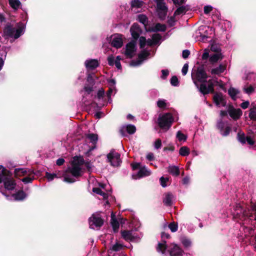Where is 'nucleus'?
I'll use <instances>...</instances> for the list:
<instances>
[{
  "mask_svg": "<svg viewBox=\"0 0 256 256\" xmlns=\"http://www.w3.org/2000/svg\"><path fill=\"white\" fill-rule=\"evenodd\" d=\"M192 78L195 86L202 94L206 95L215 92L214 88L218 84V82L214 79L207 80L208 76L204 70V64L198 67L195 74L192 73Z\"/></svg>",
  "mask_w": 256,
  "mask_h": 256,
  "instance_id": "obj_1",
  "label": "nucleus"
},
{
  "mask_svg": "<svg viewBox=\"0 0 256 256\" xmlns=\"http://www.w3.org/2000/svg\"><path fill=\"white\" fill-rule=\"evenodd\" d=\"M16 26L18 28L16 29L12 24H7L4 30V35L10 38H14L15 39L18 38L23 34L25 28V24L22 22H20L17 23Z\"/></svg>",
  "mask_w": 256,
  "mask_h": 256,
  "instance_id": "obj_2",
  "label": "nucleus"
},
{
  "mask_svg": "<svg viewBox=\"0 0 256 256\" xmlns=\"http://www.w3.org/2000/svg\"><path fill=\"white\" fill-rule=\"evenodd\" d=\"M174 121V118L171 113H165L159 116L158 119V126L162 130L166 131L170 128Z\"/></svg>",
  "mask_w": 256,
  "mask_h": 256,
  "instance_id": "obj_3",
  "label": "nucleus"
},
{
  "mask_svg": "<svg viewBox=\"0 0 256 256\" xmlns=\"http://www.w3.org/2000/svg\"><path fill=\"white\" fill-rule=\"evenodd\" d=\"M68 173H70L72 175L78 178L82 176V169L81 167L71 165L70 167H68L66 170V174L64 176V181L68 183H73L76 182L74 178L69 176Z\"/></svg>",
  "mask_w": 256,
  "mask_h": 256,
  "instance_id": "obj_4",
  "label": "nucleus"
},
{
  "mask_svg": "<svg viewBox=\"0 0 256 256\" xmlns=\"http://www.w3.org/2000/svg\"><path fill=\"white\" fill-rule=\"evenodd\" d=\"M90 228L94 229V226L96 228H100L104 224V220L102 218L98 213L94 214L88 218Z\"/></svg>",
  "mask_w": 256,
  "mask_h": 256,
  "instance_id": "obj_5",
  "label": "nucleus"
},
{
  "mask_svg": "<svg viewBox=\"0 0 256 256\" xmlns=\"http://www.w3.org/2000/svg\"><path fill=\"white\" fill-rule=\"evenodd\" d=\"M120 156V154L119 153H114L112 151L107 154L108 162L114 166H118L120 165V164L122 162Z\"/></svg>",
  "mask_w": 256,
  "mask_h": 256,
  "instance_id": "obj_6",
  "label": "nucleus"
},
{
  "mask_svg": "<svg viewBox=\"0 0 256 256\" xmlns=\"http://www.w3.org/2000/svg\"><path fill=\"white\" fill-rule=\"evenodd\" d=\"M136 42L135 40H132L126 44L124 54L129 58L133 57V54L136 51Z\"/></svg>",
  "mask_w": 256,
  "mask_h": 256,
  "instance_id": "obj_7",
  "label": "nucleus"
},
{
  "mask_svg": "<svg viewBox=\"0 0 256 256\" xmlns=\"http://www.w3.org/2000/svg\"><path fill=\"white\" fill-rule=\"evenodd\" d=\"M130 32L133 38L132 40H135L136 42L140 37V34L142 32V30L138 23H134L132 26L130 28Z\"/></svg>",
  "mask_w": 256,
  "mask_h": 256,
  "instance_id": "obj_8",
  "label": "nucleus"
},
{
  "mask_svg": "<svg viewBox=\"0 0 256 256\" xmlns=\"http://www.w3.org/2000/svg\"><path fill=\"white\" fill-rule=\"evenodd\" d=\"M228 113L230 116L234 120H238L242 114L240 108L236 109L232 105H230L228 108Z\"/></svg>",
  "mask_w": 256,
  "mask_h": 256,
  "instance_id": "obj_9",
  "label": "nucleus"
},
{
  "mask_svg": "<svg viewBox=\"0 0 256 256\" xmlns=\"http://www.w3.org/2000/svg\"><path fill=\"white\" fill-rule=\"evenodd\" d=\"M3 182L4 188L8 190H14L16 186L15 180L12 178H4Z\"/></svg>",
  "mask_w": 256,
  "mask_h": 256,
  "instance_id": "obj_10",
  "label": "nucleus"
},
{
  "mask_svg": "<svg viewBox=\"0 0 256 256\" xmlns=\"http://www.w3.org/2000/svg\"><path fill=\"white\" fill-rule=\"evenodd\" d=\"M166 30V25L164 24H162L160 23H156L154 26L149 27L148 28H146V31L148 32H164Z\"/></svg>",
  "mask_w": 256,
  "mask_h": 256,
  "instance_id": "obj_11",
  "label": "nucleus"
},
{
  "mask_svg": "<svg viewBox=\"0 0 256 256\" xmlns=\"http://www.w3.org/2000/svg\"><path fill=\"white\" fill-rule=\"evenodd\" d=\"M169 252L170 256H182L184 252L178 244H174Z\"/></svg>",
  "mask_w": 256,
  "mask_h": 256,
  "instance_id": "obj_12",
  "label": "nucleus"
},
{
  "mask_svg": "<svg viewBox=\"0 0 256 256\" xmlns=\"http://www.w3.org/2000/svg\"><path fill=\"white\" fill-rule=\"evenodd\" d=\"M122 238L127 242H133L136 239V236L132 235V230H124L121 231Z\"/></svg>",
  "mask_w": 256,
  "mask_h": 256,
  "instance_id": "obj_13",
  "label": "nucleus"
},
{
  "mask_svg": "<svg viewBox=\"0 0 256 256\" xmlns=\"http://www.w3.org/2000/svg\"><path fill=\"white\" fill-rule=\"evenodd\" d=\"M99 62L97 60L91 59L86 60L85 62V65L86 68L90 70H93L99 66Z\"/></svg>",
  "mask_w": 256,
  "mask_h": 256,
  "instance_id": "obj_14",
  "label": "nucleus"
},
{
  "mask_svg": "<svg viewBox=\"0 0 256 256\" xmlns=\"http://www.w3.org/2000/svg\"><path fill=\"white\" fill-rule=\"evenodd\" d=\"M32 171L26 168H16L14 172V176L16 178H18L19 176H26Z\"/></svg>",
  "mask_w": 256,
  "mask_h": 256,
  "instance_id": "obj_15",
  "label": "nucleus"
},
{
  "mask_svg": "<svg viewBox=\"0 0 256 256\" xmlns=\"http://www.w3.org/2000/svg\"><path fill=\"white\" fill-rule=\"evenodd\" d=\"M110 223L114 232V233L118 232L120 227V224L119 222L116 220L115 215L113 213L112 214L111 216Z\"/></svg>",
  "mask_w": 256,
  "mask_h": 256,
  "instance_id": "obj_16",
  "label": "nucleus"
},
{
  "mask_svg": "<svg viewBox=\"0 0 256 256\" xmlns=\"http://www.w3.org/2000/svg\"><path fill=\"white\" fill-rule=\"evenodd\" d=\"M150 54L146 50H142L138 54V58L140 60H138L136 62H132L134 66H136L140 63L141 61L146 58Z\"/></svg>",
  "mask_w": 256,
  "mask_h": 256,
  "instance_id": "obj_17",
  "label": "nucleus"
},
{
  "mask_svg": "<svg viewBox=\"0 0 256 256\" xmlns=\"http://www.w3.org/2000/svg\"><path fill=\"white\" fill-rule=\"evenodd\" d=\"M84 164V159L80 156H75L73 158V160L71 162V165H74L80 167Z\"/></svg>",
  "mask_w": 256,
  "mask_h": 256,
  "instance_id": "obj_18",
  "label": "nucleus"
},
{
  "mask_svg": "<svg viewBox=\"0 0 256 256\" xmlns=\"http://www.w3.org/2000/svg\"><path fill=\"white\" fill-rule=\"evenodd\" d=\"M111 44L113 47L116 48H120L123 44L122 40L120 37H114L112 40Z\"/></svg>",
  "mask_w": 256,
  "mask_h": 256,
  "instance_id": "obj_19",
  "label": "nucleus"
},
{
  "mask_svg": "<svg viewBox=\"0 0 256 256\" xmlns=\"http://www.w3.org/2000/svg\"><path fill=\"white\" fill-rule=\"evenodd\" d=\"M174 198L173 194L170 192H168L166 194L165 198L163 200V202L166 206H170L172 204V200Z\"/></svg>",
  "mask_w": 256,
  "mask_h": 256,
  "instance_id": "obj_20",
  "label": "nucleus"
},
{
  "mask_svg": "<svg viewBox=\"0 0 256 256\" xmlns=\"http://www.w3.org/2000/svg\"><path fill=\"white\" fill-rule=\"evenodd\" d=\"M226 69V66L220 64L218 66L212 69L210 72L212 74H220L222 73Z\"/></svg>",
  "mask_w": 256,
  "mask_h": 256,
  "instance_id": "obj_21",
  "label": "nucleus"
},
{
  "mask_svg": "<svg viewBox=\"0 0 256 256\" xmlns=\"http://www.w3.org/2000/svg\"><path fill=\"white\" fill-rule=\"evenodd\" d=\"M224 56L222 53H218L212 54L209 58V60L212 64H214L223 58Z\"/></svg>",
  "mask_w": 256,
  "mask_h": 256,
  "instance_id": "obj_22",
  "label": "nucleus"
},
{
  "mask_svg": "<svg viewBox=\"0 0 256 256\" xmlns=\"http://www.w3.org/2000/svg\"><path fill=\"white\" fill-rule=\"evenodd\" d=\"M35 173L33 170L29 172L26 176L21 180L24 184L31 183L34 179Z\"/></svg>",
  "mask_w": 256,
  "mask_h": 256,
  "instance_id": "obj_23",
  "label": "nucleus"
},
{
  "mask_svg": "<svg viewBox=\"0 0 256 256\" xmlns=\"http://www.w3.org/2000/svg\"><path fill=\"white\" fill-rule=\"evenodd\" d=\"M137 20L140 22L144 24L146 30V28H147V26L148 25V17L146 15L143 14L138 15Z\"/></svg>",
  "mask_w": 256,
  "mask_h": 256,
  "instance_id": "obj_24",
  "label": "nucleus"
},
{
  "mask_svg": "<svg viewBox=\"0 0 256 256\" xmlns=\"http://www.w3.org/2000/svg\"><path fill=\"white\" fill-rule=\"evenodd\" d=\"M168 172L172 175L177 176L180 175V171L178 167L175 166H170L168 168Z\"/></svg>",
  "mask_w": 256,
  "mask_h": 256,
  "instance_id": "obj_25",
  "label": "nucleus"
},
{
  "mask_svg": "<svg viewBox=\"0 0 256 256\" xmlns=\"http://www.w3.org/2000/svg\"><path fill=\"white\" fill-rule=\"evenodd\" d=\"M214 102L218 106L221 102H224V98L222 93H216L213 97Z\"/></svg>",
  "mask_w": 256,
  "mask_h": 256,
  "instance_id": "obj_26",
  "label": "nucleus"
},
{
  "mask_svg": "<svg viewBox=\"0 0 256 256\" xmlns=\"http://www.w3.org/2000/svg\"><path fill=\"white\" fill-rule=\"evenodd\" d=\"M86 138L88 139L93 144L96 145L98 140V135L95 134H88L86 135Z\"/></svg>",
  "mask_w": 256,
  "mask_h": 256,
  "instance_id": "obj_27",
  "label": "nucleus"
},
{
  "mask_svg": "<svg viewBox=\"0 0 256 256\" xmlns=\"http://www.w3.org/2000/svg\"><path fill=\"white\" fill-rule=\"evenodd\" d=\"M150 172L147 170L145 167L140 168L138 172V176L139 178H142L145 176H150Z\"/></svg>",
  "mask_w": 256,
  "mask_h": 256,
  "instance_id": "obj_28",
  "label": "nucleus"
},
{
  "mask_svg": "<svg viewBox=\"0 0 256 256\" xmlns=\"http://www.w3.org/2000/svg\"><path fill=\"white\" fill-rule=\"evenodd\" d=\"M239 92H240L238 90L232 87L230 88L228 90V94L233 100H236V95Z\"/></svg>",
  "mask_w": 256,
  "mask_h": 256,
  "instance_id": "obj_29",
  "label": "nucleus"
},
{
  "mask_svg": "<svg viewBox=\"0 0 256 256\" xmlns=\"http://www.w3.org/2000/svg\"><path fill=\"white\" fill-rule=\"evenodd\" d=\"M14 196L16 200H23L26 197V194L22 190H20L14 194Z\"/></svg>",
  "mask_w": 256,
  "mask_h": 256,
  "instance_id": "obj_30",
  "label": "nucleus"
},
{
  "mask_svg": "<svg viewBox=\"0 0 256 256\" xmlns=\"http://www.w3.org/2000/svg\"><path fill=\"white\" fill-rule=\"evenodd\" d=\"M10 6L14 10H17L21 4L19 0H9Z\"/></svg>",
  "mask_w": 256,
  "mask_h": 256,
  "instance_id": "obj_31",
  "label": "nucleus"
},
{
  "mask_svg": "<svg viewBox=\"0 0 256 256\" xmlns=\"http://www.w3.org/2000/svg\"><path fill=\"white\" fill-rule=\"evenodd\" d=\"M246 135L244 132L240 131L237 134V139L242 144H244L246 142Z\"/></svg>",
  "mask_w": 256,
  "mask_h": 256,
  "instance_id": "obj_32",
  "label": "nucleus"
},
{
  "mask_svg": "<svg viewBox=\"0 0 256 256\" xmlns=\"http://www.w3.org/2000/svg\"><path fill=\"white\" fill-rule=\"evenodd\" d=\"M164 244L159 242L158 244V246L156 248V250L158 252H161L162 254H164L165 251L167 248V246L166 245V241H164Z\"/></svg>",
  "mask_w": 256,
  "mask_h": 256,
  "instance_id": "obj_33",
  "label": "nucleus"
},
{
  "mask_svg": "<svg viewBox=\"0 0 256 256\" xmlns=\"http://www.w3.org/2000/svg\"><path fill=\"white\" fill-rule=\"evenodd\" d=\"M144 4V2L140 0H132L131 2V6L132 8H140Z\"/></svg>",
  "mask_w": 256,
  "mask_h": 256,
  "instance_id": "obj_34",
  "label": "nucleus"
},
{
  "mask_svg": "<svg viewBox=\"0 0 256 256\" xmlns=\"http://www.w3.org/2000/svg\"><path fill=\"white\" fill-rule=\"evenodd\" d=\"M179 154L183 156H187L190 154V150L187 146H182L180 149Z\"/></svg>",
  "mask_w": 256,
  "mask_h": 256,
  "instance_id": "obj_35",
  "label": "nucleus"
},
{
  "mask_svg": "<svg viewBox=\"0 0 256 256\" xmlns=\"http://www.w3.org/2000/svg\"><path fill=\"white\" fill-rule=\"evenodd\" d=\"M92 192L96 194L102 196L104 199H106L108 198V194L102 192L100 188H92Z\"/></svg>",
  "mask_w": 256,
  "mask_h": 256,
  "instance_id": "obj_36",
  "label": "nucleus"
},
{
  "mask_svg": "<svg viewBox=\"0 0 256 256\" xmlns=\"http://www.w3.org/2000/svg\"><path fill=\"white\" fill-rule=\"evenodd\" d=\"M249 118L250 120L256 121V106H254L250 109Z\"/></svg>",
  "mask_w": 256,
  "mask_h": 256,
  "instance_id": "obj_37",
  "label": "nucleus"
},
{
  "mask_svg": "<svg viewBox=\"0 0 256 256\" xmlns=\"http://www.w3.org/2000/svg\"><path fill=\"white\" fill-rule=\"evenodd\" d=\"M126 130L130 134H132L136 132V127L132 124H128L126 126Z\"/></svg>",
  "mask_w": 256,
  "mask_h": 256,
  "instance_id": "obj_38",
  "label": "nucleus"
},
{
  "mask_svg": "<svg viewBox=\"0 0 256 256\" xmlns=\"http://www.w3.org/2000/svg\"><path fill=\"white\" fill-rule=\"evenodd\" d=\"M163 2L164 1L158 2H156L158 11L168 10V8L166 6L165 4Z\"/></svg>",
  "mask_w": 256,
  "mask_h": 256,
  "instance_id": "obj_39",
  "label": "nucleus"
},
{
  "mask_svg": "<svg viewBox=\"0 0 256 256\" xmlns=\"http://www.w3.org/2000/svg\"><path fill=\"white\" fill-rule=\"evenodd\" d=\"M152 38L154 44H157L162 39V36L160 34H154L152 35Z\"/></svg>",
  "mask_w": 256,
  "mask_h": 256,
  "instance_id": "obj_40",
  "label": "nucleus"
},
{
  "mask_svg": "<svg viewBox=\"0 0 256 256\" xmlns=\"http://www.w3.org/2000/svg\"><path fill=\"white\" fill-rule=\"evenodd\" d=\"M210 50L212 51L215 52L216 54L221 53V48L220 46L216 44H212L211 45Z\"/></svg>",
  "mask_w": 256,
  "mask_h": 256,
  "instance_id": "obj_41",
  "label": "nucleus"
},
{
  "mask_svg": "<svg viewBox=\"0 0 256 256\" xmlns=\"http://www.w3.org/2000/svg\"><path fill=\"white\" fill-rule=\"evenodd\" d=\"M138 38L140 48L141 49L144 48L145 47L146 44V37L143 36H140Z\"/></svg>",
  "mask_w": 256,
  "mask_h": 256,
  "instance_id": "obj_42",
  "label": "nucleus"
},
{
  "mask_svg": "<svg viewBox=\"0 0 256 256\" xmlns=\"http://www.w3.org/2000/svg\"><path fill=\"white\" fill-rule=\"evenodd\" d=\"M124 247V245L118 242H116L114 244L111 248V250L114 252H118L122 249Z\"/></svg>",
  "mask_w": 256,
  "mask_h": 256,
  "instance_id": "obj_43",
  "label": "nucleus"
},
{
  "mask_svg": "<svg viewBox=\"0 0 256 256\" xmlns=\"http://www.w3.org/2000/svg\"><path fill=\"white\" fill-rule=\"evenodd\" d=\"M186 12V7L184 6H181L178 8L174 12V16L180 15V14L185 13Z\"/></svg>",
  "mask_w": 256,
  "mask_h": 256,
  "instance_id": "obj_44",
  "label": "nucleus"
},
{
  "mask_svg": "<svg viewBox=\"0 0 256 256\" xmlns=\"http://www.w3.org/2000/svg\"><path fill=\"white\" fill-rule=\"evenodd\" d=\"M168 228L170 230L171 232H176L178 230V224L175 222H170L168 224Z\"/></svg>",
  "mask_w": 256,
  "mask_h": 256,
  "instance_id": "obj_45",
  "label": "nucleus"
},
{
  "mask_svg": "<svg viewBox=\"0 0 256 256\" xmlns=\"http://www.w3.org/2000/svg\"><path fill=\"white\" fill-rule=\"evenodd\" d=\"M225 127V124L222 119L218 120L217 122L216 128L221 132L224 130Z\"/></svg>",
  "mask_w": 256,
  "mask_h": 256,
  "instance_id": "obj_46",
  "label": "nucleus"
},
{
  "mask_svg": "<svg viewBox=\"0 0 256 256\" xmlns=\"http://www.w3.org/2000/svg\"><path fill=\"white\" fill-rule=\"evenodd\" d=\"M170 84L174 86H178L179 85V80L176 76H174L170 80Z\"/></svg>",
  "mask_w": 256,
  "mask_h": 256,
  "instance_id": "obj_47",
  "label": "nucleus"
},
{
  "mask_svg": "<svg viewBox=\"0 0 256 256\" xmlns=\"http://www.w3.org/2000/svg\"><path fill=\"white\" fill-rule=\"evenodd\" d=\"M86 81L90 86H94L96 82L94 80L92 74H88Z\"/></svg>",
  "mask_w": 256,
  "mask_h": 256,
  "instance_id": "obj_48",
  "label": "nucleus"
},
{
  "mask_svg": "<svg viewBox=\"0 0 256 256\" xmlns=\"http://www.w3.org/2000/svg\"><path fill=\"white\" fill-rule=\"evenodd\" d=\"M231 130V128L229 126H227L225 129L220 132V133L223 136H226L230 134Z\"/></svg>",
  "mask_w": 256,
  "mask_h": 256,
  "instance_id": "obj_49",
  "label": "nucleus"
},
{
  "mask_svg": "<svg viewBox=\"0 0 256 256\" xmlns=\"http://www.w3.org/2000/svg\"><path fill=\"white\" fill-rule=\"evenodd\" d=\"M176 137L180 141L186 140V136L182 134L180 131H178L176 134Z\"/></svg>",
  "mask_w": 256,
  "mask_h": 256,
  "instance_id": "obj_50",
  "label": "nucleus"
},
{
  "mask_svg": "<svg viewBox=\"0 0 256 256\" xmlns=\"http://www.w3.org/2000/svg\"><path fill=\"white\" fill-rule=\"evenodd\" d=\"M46 176L48 180V181H52L54 178H58L56 174H50L48 172L46 173Z\"/></svg>",
  "mask_w": 256,
  "mask_h": 256,
  "instance_id": "obj_51",
  "label": "nucleus"
},
{
  "mask_svg": "<svg viewBox=\"0 0 256 256\" xmlns=\"http://www.w3.org/2000/svg\"><path fill=\"white\" fill-rule=\"evenodd\" d=\"M2 174L5 177L10 178L12 176V174L10 171L6 170V168H3L2 170Z\"/></svg>",
  "mask_w": 256,
  "mask_h": 256,
  "instance_id": "obj_52",
  "label": "nucleus"
},
{
  "mask_svg": "<svg viewBox=\"0 0 256 256\" xmlns=\"http://www.w3.org/2000/svg\"><path fill=\"white\" fill-rule=\"evenodd\" d=\"M168 10L158 11V15L160 19L163 20L165 18Z\"/></svg>",
  "mask_w": 256,
  "mask_h": 256,
  "instance_id": "obj_53",
  "label": "nucleus"
},
{
  "mask_svg": "<svg viewBox=\"0 0 256 256\" xmlns=\"http://www.w3.org/2000/svg\"><path fill=\"white\" fill-rule=\"evenodd\" d=\"M175 16H174V14L173 16H170L167 22H168V26L170 27L173 26L175 24V22H176Z\"/></svg>",
  "mask_w": 256,
  "mask_h": 256,
  "instance_id": "obj_54",
  "label": "nucleus"
},
{
  "mask_svg": "<svg viewBox=\"0 0 256 256\" xmlns=\"http://www.w3.org/2000/svg\"><path fill=\"white\" fill-rule=\"evenodd\" d=\"M157 106L160 108H164L166 106V104L164 100H159L157 102Z\"/></svg>",
  "mask_w": 256,
  "mask_h": 256,
  "instance_id": "obj_55",
  "label": "nucleus"
},
{
  "mask_svg": "<svg viewBox=\"0 0 256 256\" xmlns=\"http://www.w3.org/2000/svg\"><path fill=\"white\" fill-rule=\"evenodd\" d=\"M84 91L88 93V94H90L93 90V86L90 85L86 84L84 88Z\"/></svg>",
  "mask_w": 256,
  "mask_h": 256,
  "instance_id": "obj_56",
  "label": "nucleus"
},
{
  "mask_svg": "<svg viewBox=\"0 0 256 256\" xmlns=\"http://www.w3.org/2000/svg\"><path fill=\"white\" fill-rule=\"evenodd\" d=\"M254 90V87L252 86H250L247 88H244V91L247 94H252Z\"/></svg>",
  "mask_w": 256,
  "mask_h": 256,
  "instance_id": "obj_57",
  "label": "nucleus"
},
{
  "mask_svg": "<svg viewBox=\"0 0 256 256\" xmlns=\"http://www.w3.org/2000/svg\"><path fill=\"white\" fill-rule=\"evenodd\" d=\"M160 184L162 187H166V182L168 180V178H164V176H162L160 179Z\"/></svg>",
  "mask_w": 256,
  "mask_h": 256,
  "instance_id": "obj_58",
  "label": "nucleus"
},
{
  "mask_svg": "<svg viewBox=\"0 0 256 256\" xmlns=\"http://www.w3.org/2000/svg\"><path fill=\"white\" fill-rule=\"evenodd\" d=\"M104 90L102 88L101 89L99 90L97 92V98L98 99L100 100L104 96Z\"/></svg>",
  "mask_w": 256,
  "mask_h": 256,
  "instance_id": "obj_59",
  "label": "nucleus"
},
{
  "mask_svg": "<svg viewBox=\"0 0 256 256\" xmlns=\"http://www.w3.org/2000/svg\"><path fill=\"white\" fill-rule=\"evenodd\" d=\"M154 148L158 150L162 146V140L160 138H158L154 142Z\"/></svg>",
  "mask_w": 256,
  "mask_h": 256,
  "instance_id": "obj_60",
  "label": "nucleus"
},
{
  "mask_svg": "<svg viewBox=\"0 0 256 256\" xmlns=\"http://www.w3.org/2000/svg\"><path fill=\"white\" fill-rule=\"evenodd\" d=\"M162 75L161 78L163 80H165L169 74V71L168 70H162Z\"/></svg>",
  "mask_w": 256,
  "mask_h": 256,
  "instance_id": "obj_61",
  "label": "nucleus"
},
{
  "mask_svg": "<svg viewBox=\"0 0 256 256\" xmlns=\"http://www.w3.org/2000/svg\"><path fill=\"white\" fill-rule=\"evenodd\" d=\"M188 64H185L184 65V66L182 68V72L184 76H185L187 74L188 71Z\"/></svg>",
  "mask_w": 256,
  "mask_h": 256,
  "instance_id": "obj_62",
  "label": "nucleus"
},
{
  "mask_svg": "<svg viewBox=\"0 0 256 256\" xmlns=\"http://www.w3.org/2000/svg\"><path fill=\"white\" fill-rule=\"evenodd\" d=\"M108 64L110 66H114V61H115V60H114V57L112 55L108 56Z\"/></svg>",
  "mask_w": 256,
  "mask_h": 256,
  "instance_id": "obj_63",
  "label": "nucleus"
},
{
  "mask_svg": "<svg viewBox=\"0 0 256 256\" xmlns=\"http://www.w3.org/2000/svg\"><path fill=\"white\" fill-rule=\"evenodd\" d=\"M250 208L252 211L255 212V218L254 220H256V202H252L250 203Z\"/></svg>",
  "mask_w": 256,
  "mask_h": 256,
  "instance_id": "obj_64",
  "label": "nucleus"
}]
</instances>
